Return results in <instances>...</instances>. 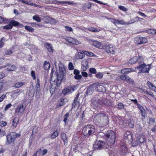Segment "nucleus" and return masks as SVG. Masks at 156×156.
<instances>
[{
    "instance_id": "f257e3e1",
    "label": "nucleus",
    "mask_w": 156,
    "mask_h": 156,
    "mask_svg": "<svg viewBox=\"0 0 156 156\" xmlns=\"http://www.w3.org/2000/svg\"><path fill=\"white\" fill-rule=\"evenodd\" d=\"M95 127L92 125H87L85 126L82 130L84 135L86 137H88L93 135L95 131Z\"/></svg>"
},
{
    "instance_id": "f03ea898",
    "label": "nucleus",
    "mask_w": 156,
    "mask_h": 156,
    "mask_svg": "<svg viewBox=\"0 0 156 156\" xmlns=\"http://www.w3.org/2000/svg\"><path fill=\"white\" fill-rule=\"evenodd\" d=\"M20 136L19 133H16L15 132L9 133L6 136V144H9L13 141L16 139Z\"/></svg>"
},
{
    "instance_id": "7ed1b4c3",
    "label": "nucleus",
    "mask_w": 156,
    "mask_h": 156,
    "mask_svg": "<svg viewBox=\"0 0 156 156\" xmlns=\"http://www.w3.org/2000/svg\"><path fill=\"white\" fill-rule=\"evenodd\" d=\"M107 138V142L108 144L112 145L115 142V135L114 132L112 131H110L106 135Z\"/></svg>"
},
{
    "instance_id": "20e7f679",
    "label": "nucleus",
    "mask_w": 156,
    "mask_h": 156,
    "mask_svg": "<svg viewBox=\"0 0 156 156\" xmlns=\"http://www.w3.org/2000/svg\"><path fill=\"white\" fill-rule=\"evenodd\" d=\"M107 117L103 113H98L96 115L94 119V121L96 124L103 122L105 120L107 119Z\"/></svg>"
},
{
    "instance_id": "39448f33",
    "label": "nucleus",
    "mask_w": 156,
    "mask_h": 156,
    "mask_svg": "<svg viewBox=\"0 0 156 156\" xmlns=\"http://www.w3.org/2000/svg\"><path fill=\"white\" fill-rule=\"evenodd\" d=\"M141 64L139 66L136 67V68L137 69H140L141 70L140 72L138 73V74L140 73H148L150 69L149 66L148 65H146L144 63H141Z\"/></svg>"
},
{
    "instance_id": "423d86ee",
    "label": "nucleus",
    "mask_w": 156,
    "mask_h": 156,
    "mask_svg": "<svg viewBox=\"0 0 156 156\" xmlns=\"http://www.w3.org/2000/svg\"><path fill=\"white\" fill-rule=\"evenodd\" d=\"M57 80L56 82V84H55V83L54 84H53V85L51 84L50 87V90L51 91V93H52L53 94L54 92V90L52 91V93L51 91L52 90H51V88H52V89H53V88L52 87H53V88H54V87H55L56 86H57V87L59 86H60V83H61V81L63 78V76H59L58 75L57 76Z\"/></svg>"
},
{
    "instance_id": "0eeeda50",
    "label": "nucleus",
    "mask_w": 156,
    "mask_h": 156,
    "mask_svg": "<svg viewBox=\"0 0 156 156\" xmlns=\"http://www.w3.org/2000/svg\"><path fill=\"white\" fill-rule=\"evenodd\" d=\"M76 88V86H69L63 90L62 93L65 95L69 94L73 92Z\"/></svg>"
},
{
    "instance_id": "6e6552de",
    "label": "nucleus",
    "mask_w": 156,
    "mask_h": 156,
    "mask_svg": "<svg viewBox=\"0 0 156 156\" xmlns=\"http://www.w3.org/2000/svg\"><path fill=\"white\" fill-rule=\"evenodd\" d=\"M143 58L141 56L134 57L130 59L129 61V63L131 64L135 63L137 61L139 62L140 63H142L143 62Z\"/></svg>"
},
{
    "instance_id": "1a4fd4ad",
    "label": "nucleus",
    "mask_w": 156,
    "mask_h": 156,
    "mask_svg": "<svg viewBox=\"0 0 156 156\" xmlns=\"http://www.w3.org/2000/svg\"><path fill=\"white\" fill-rule=\"evenodd\" d=\"M105 144L101 140L96 141L93 145V147L95 150L101 149L104 147Z\"/></svg>"
},
{
    "instance_id": "9d476101",
    "label": "nucleus",
    "mask_w": 156,
    "mask_h": 156,
    "mask_svg": "<svg viewBox=\"0 0 156 156\" xmlns=\"http://www.w3.org/2000/svg\"><path fill=\"white\" fill-rule=\"evenodd\" d=\"M136 42L137 44H141L147 42V40L145 37H139L136 38Z\"/></svg>"
},
{
    "instance_id": "9b49d317",
    "label": "nucleus",
    "mask_w": 156,
    "mask_h": 156,
    "mask_svg": "<svg viewBox=\"0 0 156 156\" xmlns=\"http://www.w3.org/2000/svg\"><path fill=\"white\" fill-rule=\"evenodd\" d=\"M105 51L108 53L114 54L115 50V48L112 45L106 46L105 48Z\"/></svg>"
},
{
    "instance_id": "f8f14e48",
    "label": "nucleus",
    "mask_w": 156,
    "mask_h": 156,
    "mask_svg": "<svg viewBox=\"0 0 156 156\" xmlns=\"http://www.w3.org/2000/svg\"><path fill=\"white\" fill-rule=\"evenodd\" d=\"M145 140V137L143 135H140L137 137V139L136 143H133V146H135L137 145L139 143L143 142Z\"/></svg>"
},
{
    "instance_id": "ddd939ff",
    "label": "nucleus",
    "mask_w": 156,
    "mask_h": 156,
    "mask_svg": "<svg viewBox=\"0 0 156 156\" xmlns=\"http://www.w3.org/2000/svg\"><path fill=\"white\" fill-rule=\"evenodd\" d=\"M96 89V84H94L87 88V94L88 95L91 94Z\"/></svg>"
},
{
    "instance_id": "4468645a",
    "label": "nucleus",
    "mask_w": 156,
    "mask_h": 156,
    "mask_svg": "<svg viewBox=\"0 0 156 156\" xmlns=\"http://www.w3.org/2000/svg\"><path fill=\"white\" fill-rule=\"evenodd\" d=\"M66 40L67 42L76 45L79 44L80 43L78 40L70 37L66 38Z\"/></svg>"
},
{
    "instance_id": "2eb2a0df",
    "label": "nucleus",
    "mask_w": 156,
    "mask_h": 156,
    "mask_svg": "<svg viewBox=\"0 0 156 156\" xmlns=\"http://www.w3.org/2000/svg\"><path fill=\"white\" fill-rule=\"evenodd\" d=\"M110 19L111 20V22L115 25L117 24H121L124 25H126V23L122 20H117L115 18H110Z\"/></svg>"
},
{
    "instance_id": "dca6fc26",
    "label": "nucleus",
    "mask_w": 156,
    "mask_h": 156,
    "mask_svg": "<svg viewBox=\"0 0 156 156\" xmlns=\"http://www.w3.org/2000/svg\"><path fill=\"white\" fill-rule=\"evenodd\" d=\"M124 138L127 140L131 142L133 140L132 133L130 131L126 132L124 135Z\"/></svg>"
},
{
    "instance_id": "f3484780",
    "label": "nucleus",
    "mask_w": 156,
    "mask_h": 156,
    "mask_svg": "<svg viewBox=\"0 0 156 156\" xmlns=\"http://www.w3.org/2000/svg\"><path fill=\"white\" fill-rule=\"evenodd\" d=\"M26 108V106L24 105L23 103H21L18 105L16 108V109H17L19 112L22 113L25 110Z\"/></svg>"
},
{
    "instance_id": "a211bd4d",
    "label": "nucleus",
    "mask_w": 156,
    "mask_h": 156,
    "mask_svg": "<svg viewBox=\"0 0 156 156\" xmlns=\"http://www.w3.org/2000/svg\"><path fill=\"white\" fill-rule=\"evenodd\" d=\"M18 1L25 3L26 4L30 5L32 6H34L36 7H40V6L39 5H37L36 4L30 1H27L23 0H18Z\"/></svg>"
},
{
    "instance_id": "6ab92c4d",
    "label": "nucleus",
    "mask_w": 156,
    "mask_h": 156,
    "mask_svg": "<svg viewBox=\"0 0 156 156\" xmlns=\"http://www.w3.org/2000/svg\"><path fill=\"white\" fill-rule=\"evenodd\" d=\"M91 44L92 45L98 48H102L101 43L97 41H91Z\"/></svg>"
},
{
    "instance_id": "aec40b11",
    "label": "nucleus",
    "mask_w": 156,
    "mask_h": 156,
    "mask_svg": "<svg viewBox=\"0 0 156 156\" xmlns=\"http://www.w3.org/2000/svg\"><path fill=\"white\" fill-rule=\"evenodd\" d=\"M101 101L99 99H93L92 101V105L95 107L100 106L101 104Z\"/></svg>"
},
{
    "instance_id": "412c9836",
    "label": "nucleus",
    "mask_w": 156,
    "mask_h": 156,
    "mask_svg": "<svg viewBox=\"0 0 156 156\" xmlns=\"http://www.w3.org/2000/svg\"><path fill=\"white\" fill-rule=\"evenodd\" d=\"M96 84V88L100 92H104L106 90L105 88L102 84V83H98Z\"/></svg>"
},
{
    "instance_id": "4be33fe9",
    "label": "nucleus",
    "mask_w": 156,
    "mask_h": 156,
    "mask_svg": "<svg viewBox=\"0 0 156 156\" xmlns=\"http://www.w3.org/2000/svg\"><path fill=\"white\" fill-rule=\"evenodd\" d=\"M59 71L60 73L59 76H62L63 77V75L65 73V70L63 65L61 63L59 66Z\"/></svg>"
},
{
    "instance_id": "5701e85b",
    "label": "nucleus",
    "mask_w": 156,
    "mask_h": 156,
    "mask_svg": "<svg viewBox=\"0 0 156 156\" xmlns=\"http://www.w3.org/2000/svg\"><path fill=\"white\" fill-rule=\"evenodd\" d=\"M135 69L131 68H125L121 70V72L122 74H128L129 73L134 72Z\"/></svg>"
},
{
    "instance_id": "b1692460",
    "label": "nucleus",
    "mask_w": 156,
    "mask_h": 156,
    "mask_svg": "<svg viewBox=\"0 0 156 156\" xmlns=\"http://www.w3.org/2000/svg\"><path fill=\"white\" fill-rule=\"evenodd\" d=\"M44 47L47 48L48 51L49 52H52L53 51V47L51 44L45 43L44 44Z\"/></svg>"
},
{
    "instance_id": "393cba45",
    "label": "nucleus",
    "mask_w": 156,
    "mask_h": 156,
    "mask_svg": "<svg viewBox=\"0 0 156 156\" xmlns=\"http://www.w3.org/2000/svg\"><path fill=\"white\" fill-rule=\"evenodd\" d=\"M19 121V119L18 118L15 117L13 119L12 122V126L13 128H16L18 124V122Z\"/></svg>"
},
{
    "instance_id": "a878e982",
    "label": "nucleus",
    "mask_w": 156,
    "mask_h": 156,
    "mask_svg": "<svg viewBox=\"0 0 156 156\" xmlns=\"http://www.w3.org/2000/svg\"><path fill=\"white\" fill-rule=\"evenodd\" d=\"M61 136L62 139L63 141L64 144H66L67 143L68 140L66 135L63 133H61Z\"/></svg>"
},
{
    "instance_id": "bb28decb",
    "label": "nucleus",
    "mask_w": 156,
    "mask_h": 156,
    "mask_svg": "<svg viewBox=\"0 0 156 156\" xmlns=\"http://www.w3.org/2000/svg\"><path fill=\"white\" fill-rule=\"evenodd\" d=\"M87 30L90 31L94 32H98L100 30V29H98L92 27H89L87 29Z\"/></svg>"
},
{
    "instance_id": "cd10ccee",
    "label": "nucleus",
    "mask_w": 156,
    "mask_h": 156,
    "mask_svg": "<svg viewBox=\"0 0 156 156\" xmlns=\"http://www.w3.org/2000/svg\"><path fill=\"white\" fill-rule=\"evenodd\" d=\"M147 84L149 87L153 91H155L156 90V87L149 81H148Z\"/></svg>"
},
{
    "instance_id": "c85d7f7f",
    "label": "nucleus",
    "mask_w": 156,
    "mask_h": 156,
    "mask_svg": "<svg viewBox=\"0 0 156 156\" xmlns=\"http://www.w3.org/2000/svg\"><path fill=\"white\" fill-rule=\"evenodd\" d=\"M85 57V54L81 52H78L76 55V58L77 59H82Z\"/></svg>"
},
{
    "instance_id": "c756f323",
    "label": "nucleus",
    "mask_w": 156,
    "mask_h": 156,
    "mask_svg": "<svg viewBox=\"0 0 156 156\" xmlns=\"http://www.w3.org/2000/svg\"><path fill=\"white\" fill-rule=\"evenodd\" d=\"M44 68L45 69H49L50 68V64L49 62L45 61L44 63Z\"/></svg>"
},
{
    "instance_id": "7c9ffc66",
    "label": "nucleus",
    "mask_w": 156,
    "mask_h": 156,
    "mask_svg": "<svg viewBox=\"0 0 156 156\" xmlns=\"http://www.w3.org/2000/svg\"><path fill=\"white\" fill-rule=\"evenodd\" d=\"M16 67L13 65H9L7 67V70L9 71H12L15 70Z\"/></svg>"
},
{
    "instance_id": "2f4dec72",
    "label": "nucleus",
    "mask_w": 156,
    "mask_h": 156,
    "mask_svg": "<svg viewBox=\"0 0 156 156\" xmlns=\"http://www.w3.org/2000/svg\"><path fill=\"white\" fill-rule=\"evenodd\" d=\"M137 18H138V19H142V20H143V19L141 18H140L139 17H138L137 16L134 19L129 21V22H128L127 23H126V25H129V24H132V23H134V22H136V20Z\"/></svg>"
},
{
    "instance_id": "473e14b6",
    "label": "nucleus",
    "mask_w": 156,
    "mask_h": 156,
    "mask_svg": "<svg viewBox=\"0 0 156 156\" xmlns=\"http://www.w3.org/2000/svg\"><path fill=\"white\" fill-rule=\"evenodd\" d=\"M25 28L27 30L30 32H32L34 30V29L33 28L29 26H26L25 27Z\"/></svg>"
},
{
    "instance_id": "72a5a7b5",
    "label": "nucleus",
    "mask_w": 156,
    "mask_h": 156,
    "mask_svg": "<svg viewBox=\"0 0 156 156\" xmlns=\"http://www.w3.org/2000/svg\"><path fill=\"white\" fill-rule=\"evenodd\" d=\"M139 108L141 111V115L145 117L146 116V112L145 109L142 106H140Z\"/></svg>"
},
{
    "instance_id": "f704fd0d",
    "label": "nucleus",
    "mask_w": 156,
    "mask_h": 156,
    "mask_svg": "<svg viewBox=\"0 0 156 156\" xmlns=\"http://www.w3.org/2000/svg\"><path fill=\"white\" fill-rule=\"evenodd\" d=\"M24 83L21 82H18L16 83L14 85V87L16 88H19L23 85Z\"/></svg>"
},
{
    "instance_id": "c9c22d12",
    "label": "nucleus",
    "mask_w": 156,
    "mask_h": 156,
    "mask_svg": "<svg viewBox=\"0 0 156 156\" xmlns=\"http://www.w3.org/2000/svg\"><path fill=\"white\" fill-rule=\"evenodd\" d=\"M80 105V102L79 101H74L72 103L73 108L75 107H79Z\"/></svg>"
},
{
    "instance_id": "e433bc0d",
    "label": "nucleus",
    "mask_w": 156,
    "mask_h": 156,
    "mask_svg": "<svg viewBox=\"0 0 156 156\" xmlns=\"http://www.w3.org/2000/svg\"><path fill=\"white\" fill-rule=\"evenodd\" d=\"M58 133L57 131H56L51 135V137L52 139H54L58 135Z\"/></svg>"
},
{
    "instance_id": "4c0bfd02",
    "label": "nucleus",
    "mask_w": 156,
    "mask_h": 156,
    "mask_svg": "<svg viewBox=\"0 0 156 156\" xmlns=\"http://www.w3.org/2000/svg\"><path fill=\"white\" fill-rule=\"evenodd\" d=\"M125 81L127 82H129L132 84H133L134 83L133 80L132 79H131L129 76H127Z\"/></svg>"
},
{
    "instance_id": "58836bf2",
    "label": "nucleus",
    "mask_w": 156,
    "mask_h": 156,
    "mask_svg": "<svg viewBox=\"0 0 156 156\" xmlns=\"http://www.w3.org/2000/svg\"><path fill=\"white\" fill-rule=\"evenodd\" d=\"M33 19L37 22H40L41 21V18L38 16H34L33 17Z\"/></svg>"
},
{
    "instance_id": "ea45409f",
    "label": "nucleus",
    "mask_w": 156,
    "mask_h": 156,
    "mask_svg": "<svg viewBox=\"0 0 156 156\" xmlns=\"http://www.w3.org/2000/svg\"><path fill=\"white\" fill-rule=\"evenodd\" d=\"M102 103L106 105H110L111 104L110 101L107 99H104L102 101Z\"/></svg>"
},
{
    "instance_id": "a19ab883",
    "label": "nucleus",
    "mask_w": 156,
    "mask_h": 156,
    "mask_svg": "<svg viewBox=\"0 0 156 156\" xmlns=\"http://www.w3.org/2000/svg\"><path fill=\"white\" fill-rule=\"evenodd\" d=\"M83 53L85 55L89 56H92L94 55L93 53L87 51H84Z\"/></svg>"
},
{
    "instance_id": "79ce46f5",
    "label": "nucleus",
    "mask_w": 156,
    "mask_h": 156,
    "mask_svg": "<svg viewBox=\"0 0 156 156\" xmlns=\"http://www.w3.org/2000/svg\"><path fill=\"white\" fill-rule=\"evenodd\" d=\"M12 27V25L11 24H9L3 27V29H6L7 30L11 29Z\"/></svg>"
},
{
    "instance_id": "37998d69",
    "label": "nucleus",
    "mask_w": 156,
    "mask_h": 156,
    "mask_svg": "<svg viewBox=\"0 0 156 156\" xmlns=\"http://www.w3.org/2000/svg\"><path fill=\"white\" fill-rule=\"evenodd\" d=\"M20 90L19 89L16 90L12 92V95H15V94H17V95L18 96L20 94Z\"/></svg>"
},
{
    "instance_id": "c03bdc74",
    "label": "nucleus",
    "mask_w": 156,
    "mask_h": 156,
    "mask_svg": "<svg viewBox=\"0 0 156 156\" xmlns=\"http://www.w3.org/2000/svg\"><path fill=\"white\" fill-rule=\"evenodd\" d=\"M11 23L12 25L14 26H17L19 25V22L15 20H12L11 21Z\"/></svg>"
},
{
    "instance_id": "a18cd8bd",
    "label": "nucleus",
    "mask_w": 156,
    "mask_h": 156,
    "mask_svg": "<svg viewBox=\"0 0 156 156\" xmlns=\"http://www.w3.org/2000/svg\"><path fill=\"white\" fill-rule=\"evenodd\" d=\"M147 32L149 34H156V31L155 30L153 29H150L147 30Z\"/></svg>"
},
{
    "instance_id": "49530a36",
    "label": "nucleus",
    "mask_w": 156,
    "mask_h": 156,
    "mask_svg": "<svg viewBox=\"0 0 156 156\" xmlns=\"http://www.w3.org/2000/svg\"><path fill=\"white\" fill-rule=\"evenodd\" d=\"M118 107L119 109H123L124 108V105L122 103H120L118 105Z\"/></svg>"
},
{
    "instance_id": "de8ad7c7",
    "label": "nucleus",
    "mask_w": 156,
    "mask_h": 156,
    "mask_svg": "<svg viewBox=\"0 0 156 156\" xmlns=\"http://www.w3.org/2000/svg\"><path fill=\"white\" fill-rule=\"evenodd\" d=\"M103 74L102 73H99L96 75V76L99 79L101 78L103 76Z\"/></svg>"
},
{
    "instance_id": "09e8293b",
    "label": "nucleus",
    "mask_w": 156,
    "mask_h": 156,
    "mask_svg": "<svg viewBox=\"0 0 156 156\" xmlns=\"http://www.w3.org/2000/svg\"><path fill=\"white\" fill-rule=\"evenodd\" d=\"M74 69V66L73 64L71 62H69V70H72Z\"/></svg>"
},
{
    "instance_id": "8fccbe9b",
    "label": "nucleus",
    "mask_w": 156,
    "mask_h": 156,
    "mask_svg": "<svg viewBox=\"0 0 156 156\" xmlns=\"http://www.w3.org/2000/svg\"><path fill=\"white\" fill-rule=\"evenodd\" d=\"M65 28L66 29V31H72L73 30V29L67 26H65Z\"/></svg>"
},
{
    "instance_id": "3c124183",
    "label": "nucleus",
    "mask_w": 156,
    "mask_h": 156,
    "mask_svg": "<svg viewBox=\"0 0 156 156\" xmlns=\"http://www.w3.org/2000/svg\"><path fill=\"white\" fill-rule=\"evenodd\" d=\"M84 65L88 66L87 61L86 59H83L82 62V65Z\"/></svg>"
},
{
    "instance_id": "603ef678",
    "label": "nucleus",
    "mask_w": 156,
    "mask_h": 156,
    "mask_svg": "<svg viewBox=\"0 0 156 156\" xmlns=\"http://www.w3.org/2000/svg\"><path fill=\"white\" fill-rule=\"evenodd\" d=\"M90 73H96V70L94 68H90L89 69Z\"/></svg>"
},
{
    "instance_id": "864d4df0",
    "label": "nucleus",
    "mask_w": 156,
    "mask_h": 156,
    "mask_svg": "<svg viewBox=\"0 0 156 156\" xmlns=\"http://www.w3.org/2000/svg\"><path fill=\"white\" fill-rule=\"evenodd\" d=\"M119 8L122 10L124 11H126L127 10V9L125 7L122 6H119Z\"/></svg>"
},
{
    "instance_id": "5fc2aeb1",
    "label": "nucleus",
    "mask_w": 156,
    "mask_h": 156,
    "mask_svg": "<svg viewBox=\"0 0 156 156\" xmlns=\"http://www.w3.org/2000/svg\"><path fill=\"white\" fill-rule=\"evenodd\" d=\"M90 0L93 1V2H96V3H98L101 4H102L104 5H107L106 3H104L102 2H101L100 1H98L97 0Z\"/></svg>"
},
{
    "instance_id": "6e6d98bb",
    "label": "nucleus",
    "mask_w": 156,
    "mask_h": 156,
    "mask_svg": "<svg viewBox=\"0 0 156 156\" xmlns=\"http://www.w3.org/2000/svg\"><path fill=\"white\" fill-rule=\"evenodd\" d=\"M126 76L125 75H121V76H119V79H120L122 80L125 81Z\"/></svg>"
},
{
    "instance_id": "4d7b16f0",
    "label": "nucleus",
    "mask_w": 156,
    "mask_h": 156,
    "mask_svg": "<svg viewBox=\"0 0 156 156\" xmlns=\"http://www.w3.org/2000/svg\"><path fill=\"white\" fill-rule=\"evenodd\" d=\"M11 106H12V105L10 103L7 105L4 108L5 110V111L7 110L9 108L11 107Z\"/></svg>"
},
{
    "instance_id": "13d9d810",
    "label": "nucleus",
    "mask_w": 156,
    "mask_h": 156,
    "mask_svg": "<svg viewBox=\"0 0 156 156\" xmlns=\"http://www.w3.org/2000/svg\"><path fill=\"white\" fill-rule=\"evenodd\" d=\"M3 38H2L0 40V48H2L4 44V42L3 41Z\"/></svg>"
},
{
    "instance_id": "bf43d9fd",
    "label": "nucleus",
    "mask_w": 156,
    "mask_h": 156,
    "mask_svg": "<svg viewBox=\"0 0 156 156\" xmlns=\"http://www.w3.org/2000/svg\"><path fill=\"white\" fill-rule=\"evenodd\" d=\"M74 78L76 80L80 79L81 78V76L79 74L76 75L75 76Z\"/></svg>"
},
{
    "instance_id": "052dcab7",
    "label": "nucleus",
    "mask_w": 156,
    "mask_h": 156,
    "mask_svg": "<svg viewBox=\"0 0 156 156\" xmlns=\"http://www.w3.org/2000/svg\"><path fill=\"white\" fill-rule=\"evenodd\" d=\"M31 76H32L33 79L35 80L36 79V77L35 72L34 71H32L31 73Z\"/></svg>"
},
{
    "instance_id": "680f3d73",
    "label": "nucleus",
    "mask_w": 156,
    "mask_h": 156,
    "mask_svg": "<svg viewBox=\"0 0 156 156\" xmlns=\"http://www.w3.org/2000/svg\"><path fill=\"white\" fill-rule=\"evenodd\" d=\"M6 97V96L5 94H3L0 97V102H2V101L3 99Z\"/></svg>"
},
{
    "instance_id": "e2e57ef3",
    "label": "nucleus",
    "mask_w": 156,
    "mask_h": 156,
    "mask_svg": "<svg viewBox=\"0 0 156 156\" xmlns=\"http://www.w3.org/2000/svg\"><path fill=\"white\" fill-rule=\"evenodd\" d=\"M50 23L51 24H54L55 23H56V20L53 19V18H51L50 20Z\"/></svg>"
},
{
    "instance_id": "0e129e2a",
    "label": "nucleus",
    "mask_w": 156,
    "mask_h": 156,
    "mask_svg": "<svg viewBox=\"0 0 156 156\" xmlns=\"http://www.w3.org/2000/svg\"><path fill=\"white\" fill-rule=\"evenodd\" d=\"M7 122L4 121H2L0 122V126H4L7 125Z\"/></svg>"
},
{
    "instance_id": "69168bd1",
    "label": "nucleus",
    "mask_w": 156,
    "mask_h": 156,
    "mask_svg": "<svg viewBox=\"0 0 156 156\" xmlns=\"http://www.w3.org/2000/svg\"><path fill=\"white\" fill-rule=\"evenodd\" d=\"M88 66L86 65H82V69L83 71L86 70Z\"/></svg>"
},
{
    "instance_id": "338daca9",
    "label": "nucleus",
    "mask_w": 156,
    "mask_h": 156,
    "mask_svg": "<svg viewBox=\"0 0 156 156\" xmlns=\"http://www.w3.org/2000/svg\"><path fill=\"white\" fill-rule=\"evenodd\" d=\"M52 3L55 4H60L62 3V2H60L57 0H54L52 1Z\"/></svg>"
},
{
    "instance_id": "774afa93",
    "label": "nucleus",
    "mask_w": 156,
    "mask_h": 156,
    "mask_svg": "<svg viewBox=\"0 0 156 156\" xmlns=\"http://www.w3.org/2000/svg\"><path fill=\"white\" fill-rule=\"evenodd\" d=\"M5 76V75L3 72L0 73V79L3 78Z\"/></svg>"
}]
</instances>
